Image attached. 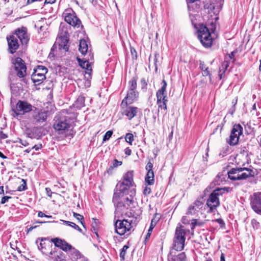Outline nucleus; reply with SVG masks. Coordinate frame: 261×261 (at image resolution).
<instances>
[{"label":"nucleus","instance_id":"f257e3e1","mask_svg":"<svg viewBox=\"0 0 261 261\" xmlns=\"http://www.w3.org/2000/svg\"><path fill=\"white\" fill-rule=\"evenodd\" d=\"M76 118V114L70 110H63L55 117L54 128L59 133H62L72 126Z\"/></svg>","mask_w":261,"mask_h":261},{"label":"nucleus","instance_id":"f03ea898","mask_svg":"<svg viewBox=\"0 0 261 261\" xmlns=\"http://www.w3.org/2000/svg\"><path fill=\"white\" fill-rule=\"evenodd\" d=\"M189 14L192 24L197 30V36L201 43L205 48L210 47L213 43V38L210 30L203 24H199L197 27L193 19L194 17L190 12Z\"/></svg>","mask_w":261,"mask_h":261},{"label":"nucleus","instance_id":"7ed1b4c3","mask_svg":"<svg viewBox=\"0 0 261 261\" xmlns=\"http://www.w3.org/2000/svg\"><path fill=\"white\" fill-rule=\"evenodd\" d=\"M135 184L134 181V171H128L125 173L120 185V191L124 194H128L133 197L136 194Z\"/></svg>","mask_w":261,"mask_h":261},{"label":"nucleus","instance_id":"20e7f679","mask_svg":"<svg viewBox=\"0 0 261 261\" xmlns=\"http://www.w3.org/2000/svg\"><path fill=\"white\" fill-rule=\"evenodd\" d=\"M252 170L246 168H232L227 172L228 178L232 180L245 179L251 175Z\"/></svg>","mask_w":261,"mask_h":261},{"label":"nucleus","instance_id":"39448f33","mask_svg":"<svg viewBox=\"0 0 261 261\" xmlns=\"http://www.w3.org/2000/svg\"><path fill=\"white\" fill-rule=\"evenodd\" d=\"M186 230L184 226L179 225L175 230L173 240V248L176 251H181L184 248Z\"/></svg>","mask_w":261,"mask_h":261},{"label":"nucleus","instance_id":"423d86ee","mask_svg":"<svg viewBox=\"0 0 261 261\" xmlns=\"http://www.w3.org/2000/svg\"><path fill=\"white\" fill-rule=\"evenodd\" d=\"M227 188H217L211 194L206 201V205L210 208L209 212H212L214 209L219 206L220 202L218 197L223 194Z\"/></svg>","mask_w":261,"mask_h":261},{"label":"nucleus","instance_id":"0eeeda50","mask_svg":"<svg viewBox=\"0 0 261 261\" xmlns=\"http://www.w3.org/2000/svg\"><path fill=\"white\" fill-rule=\"evenodd\" d=\"M137 88V79L133 77L129 82V90L126 97L123 99L121 106L122 108L130 104L135 101L138 97V92L136 89Z\"/></svg>","mask_w":261,"mask_h":261},{"label":"nucleus","instance_id":"6e6552de","mask_svg":"<svg viewBox=\"0 0 261 261\" xmlns=\"http://www.w3.org/2000/svg\"><path fill=\"white\" fill-rule=\"evenodd\" d=\"M133 202V197H125L121 199L120 202L116 203L115 205V216L119 217L120 216H122L124 214L128 211H126L130 206V204Z\"/></svg>","mask_w":261,"mask_h":261},{"label":"nucleus","instance_id":"1a4fd4ad","mask_svg":"<svg viewBox=\"0 0 261 261\" xmlns=\"http://www.w3.org/2000/svg\"><path fill=\"white\" fill-rule=\"evenodd\" d=\"M132 223H133V220L129 221L126 219H123V220H117L114 224L115 232L120 236L130 231L132 228Z\"/></svg>","mask_w":261,"mask_h":261},{"label":"nucleus","instance_id":"9d476101","mask_svg":"<svg viewBox=\"0 0 261 261\" xmlns=\"http://www.w3.org/2000/svg\"><path fill=\"white\" fill-rule=\"evenodd\" d=\"M47 69L41 65L38 66L34 69V72L31 75V79L34 83L39 85L45 79V74L47 72Z\"/></svg>","mask_w":261,"mask_h":261},{"label":"nucleus","instance_id":"9b49d317","mask_svg":"<svg viewBox=\"0 0 261 261\" xmlns=\"http://www.w3.org/2000/svg\"><path fill=\"white\" fill-rule=\"evenodd\" d=\"M243 133V127L240 124H236L233 125L231 131L229 139L227 141L228 143L230 145H236L238 141L239 137Z\"/></svg>","mask_w":261,"mask_h":261},{"label":"nucleus","instance_id":"f8f14e48","mask_svg":"<svg viewBox=\"0 0 261 261\" xmlns=\"http://www.w3.org/2000/svg\"><path fill=\"white\" fill-rule=\"evenodd\" d=\"M48 111L43 109H36L32 113V121L34 124H38L44 122L47 119Z\"/></svg>","mask_w":261,"mask_h":261},{"label":"nucleus","instance_id":"ddd939ff","mask_svg":"<svg viewBox=\"0 0 261 261\" xmlns=\"http://www.w3.org/2000/svg\"><path fill=\"white\" fill-rule=\"evenodd\" d=\"M13 64L17 75L19 77H24L27 75V67L24 61L20 58H16L13 61Z\"/></svg>","mask_w":261,"mask_h":261},{"label":"nucleus","instance_id":"4468645a","mask_svg":"<svg viewBox=\"0 0 261 261\" xmlns=\"http://www.w3.org/2000/svg\"><path fill=\"white\" fill-rule=\"evenodd\" d=\"M68 11H66V12L64 13L65 21L74 27L77 28H80L81 24V20L76 17L75 13L73 11L71 10L70 11V12H69Z\"/></svg>","mask_w":261,"mask_h":261},{"label":"nucleus","instance_id":"2eb2a0df","mask_svg":"<svg viewBox=\"0 0 261 261\" xmlns=\"http://www.w3.org/2000/svg\"><path fill=\"white\" fill-rule=\"evenodd\" d=\"M32 110V106L25 101L19 100L16 105L14 112L16 115L24 114Z\"/></svg>","mask_w":261,"mask_h":261},{"label":"nucleus","instance_id":"dca6fc26","mask_svg":"<svg viewBox=\"0 0 261 261\" xmlns=\"http://www.w3.org/2000/svg\"><path fill=\"white\" fill-rule=\"evenodd\" d=\"M250 204L253 211L261 215V192L255 193L251 196Z\"/></svg>","mask_w":261,"mask_h":261},{"label":"nucleus","instance_id":"f3484780","mask_svg":"<svg viewBox=\"0 0 261 261\" xmlns=\"http://www.w3.org/2000/svg\"><path fill=\"white\" fill-rule=\"evenodd\" d=\"M77 60L80 66L86 70L85 73V77L87 80L91 78V72L92 71L91 64L87 60H83L79 58H77Z\"/></svg>","mask_w":261,"mask_h":261},{"label":"nucleus","instance_id":"a211bd4d","mask_svg":"<svg viewBox=\"0 0 261 261\" xmlns=\"http://www.w3.org/2000/svg\"><path fill=\"white\" fill-rule=\"evenodd\" d=\"M17 38H19L22 44H27L29 40V36L27 33V29L25 27L18 28L15 31Z\"/></svg>","mask_w":261,"mask_h":261},{"label":"nucleus","instance_id":"6ab92c4d","mask_svg":"<svg viewBox=\"0 0 261 261\" xmlns=\"http://www.w3.org/2000/svg\"><path fill=\"white\" fill-rule=\"evenodd\" d=\"M7 39L10 52L11 54H14L19 46L17 38L14 35H12L9 37H7Z\"/></svg>","mask_w":261,"mask_h":261},{"label":"nucleus","instance_id":"aec40b11","mask_svg":"<svg viewBox=\"0 0 261 261\" xmlns=\"http://www.w3.org/2000/svg\"><path fill=\"white\" fill-rule=\"evenodd\" d=\"M152 167L153 165L150 162H149L146 166L147 173L145 176V181L149 185H152L154 182V173L152 170Z\"/></svg>","mask_w":261,"mask_h":261},{"label":"nucleus","instance_id":"412c9836","mask_svg":"<svg viewBox=\"0 0 261 261\" xmlns=\"http://www.w3.org/2000/svg\"><path fill=\"white\" fill-rule=\"evenodd\" d=\"M122 108L123 110L122 112V114L126 116L129 120H131L136 116L138 111V108L132 106L127 107V105Z\"/></svg>","mask_w":261,"mask_h":261},{"label":"nucleus","instance_id":"4be33fe9","mask_svg":"<svg viewBox=\"0 0 261 261\" xmlns=\"http://www.w3.org/2000/svg\"><path fill=\"white\" fill-rule=\"evenodd\" d=\"M142 212L138 207L130 209L125 213V215L129 218H133V223H136L140 218Z\"/></svg>","mask_w":261,"mask_h":261},{"label":"nucleus","instance_id":"5701e85b","mask_svg":"<svg viewBox=\"0 0 261 261\" xmlns=\"http://www.w3.org/2000/svg\"><path fill=\"white\" fill-rule=\"evenodd\" d=\"M60 49H63L67 51L69 49V38L64 35L63 36H59L58 39Z\"/></svg>","mask_w":261,"mask_h":261},{"label":"nucleus","instance_id":"b1692460","mask_svg":"<svg viewBox=\"0 0 261 261\" xmlns=\"http://www.w3.org/2000/svg\"><path fill=\"white\" fill-rule=\"evenodd\" d=\"M45 240H46L45 238H38L36 241V243L38 246L39 250L41 251V252L44 253L45 252V251L46 250L47 246L46 243L44 242Z\"/></svg>","mask_w":261,"mask_h":261},{"label":"nucleus","instance_id":"393cba45","mask_svg":"<svg viewBox=\"0 0 261 261\" xmlns=\"http://www.w3.org/2000/svg\"><path fill=\"white\" fill-rule=\"evenodd\" d=\"M72 106L77 109H81L85 106V97L82 95L79 96L74 101Z\"/></svg>","mask_w":261,"mask_h":261},{"label":"nucleus","instance_id":"a878e982","mask_svg":"<svg viewBox=\"0 0 261 261\" xmlns=\"http://www.w3.org/2000/svg\"><path fill=\"white\" fill-rule=\"evenodd\" d=\"M159 218H156V217H155L154 218H153L151 220L150 225L149 228L148 230V233H147L146 237H145V241H146L150 238V234L152 231V229L155 226L156 223L159 221Z\"/></svg>","mask_w":261,"mask_h":261},{"label":"nucleus","instance_id":"bb28decb","mask_svg":"<svg viewBox=\"0 0 261 261\" xmlns=\"http://www.w3.org/2000/svg\"><path fill=\"white\" fill-rule=\"evenodd\" d=\"M88 45L85 40H81L79 44V51L82 55H85L87 52Z\"/></svg>","mask_w":261,"mask_h":261},{"label":"nucleus","instance_id":"cd10ccee","mask_svg":"<svg viewBox=\"0 0 261 261\" xmlns=\"http://www.w3.org/2000/svg\"><path fill=\"white\" fill-rule=\"evenodd\" d=\"M225 177L223 174L222 173H219L211 185L214 184L215 185H220L223 181Z\"/></svg>","mask_w":261,"mask_h":261},{"label":"nucleus","instance_id":"c85d7f7f","mask_svg":"<svg viewBox=\"0 0 261 261\" xmlns=\"http://www.w3.org/2000/svg\"><path fill=\"white\" fill-rule=\"evenodd\" d=\"M162 87L159 89L156 93V96L160 95H164L166 94V88H167V83L165 81V80H163L162 81Z\"/></svg>","mask_w":261,"mask_h":261},{"label":"nucleus","instance_id":"c756f323","mask_svg":"<svg viewBox=\"0 0 261 261\" xmlns=\"http://www.w3.org/2000/svg\"><path fill=\"white\" fill-rule=\"evenodd\" d=\"M204 200L202 197L198 198L194 203L193 205L199 210L201 209L203 206Z\"/></svg>","mask_w":261,"mask_h":261},{"label":"nucleus","instance_id":"7c9ffc66","mask_svg":"<svg viewBox=\"0 0 261 261\" xmlns=\"http://www.w3.org/2000/svg\"><path fill=\"white\" fill-rule=\"evenodd\" d=\"M204 221L198 219H192L191 223V229L192 231L196 226H201L204 224Z\"/></svg>","mask_w":261,"mask_h":261},{"label":"nucleus","instance_id":"2f4dec72","mask_svg":"<svg viewBox=\"0 0 261 261\" xmlns=\"http://www.w3.org/2000/svg\"><path fill=\"white\" fill-rule=\"evenodd\" d=\"M173 261H186V255L185 252H181L173 257Z\"/></svg>","mask_w":261,"mask_h":261},{"label":"nucleus","instance_id":"473e14b6","mask_svg":"<svg viewBox=\"0 0 261 261\" xmlns=\"http://www.w3.org/2000/svg\"><path fill=\"white\" fill-rule=\"evenodd\" d=\"M120 192H115L114 193L113 197V202L114 204H116L118 202H120L119 199H122L123 197H120L121 195L125 194L124 193H122L120 190Z\"/></svg>","mask_w":261,"mask_h":261},{"label":"nucleus","instance_id":"72a5a7b5","mask_svg":"<svg viewBox=\"0 0 261 261\" xmlns=\"http://www.w3.org/2000/svg\"><path fill=\"white\" fill-rule=\"evenodd\" d=\"M199 210L193 204H192L189 207L187 214L191 215H196L199 212Z\"/></svg>","mask_w":261,"mask_h":261},{"label":"nucleus","instance_id":"f704fd0d","mask_svg":"<svg viewBox=\"0 0 261 261\" xmlns=\"http://www.w3.org/2000/svg\"><path fill=\"white\" fill-rule=\"evenodd\" d=\"M62 221L66 225L73 227L75 229L79 231H82V229L80 228V227L78 225H76L74 223L65 220Z\"/></svg>","mask_w":261,"mask_h":261},{"label":"nucleus","instance_id":"c9c22d12","mask_svg":"<svg viewBox=\"0 0 261 261\" xmlns=\"http://www.w3.org/2000/svg\"><path fill=\"white\" fill-rule=\"evenodd\" d=\"M129 248L128 245H125L123 248L121 249V251L120 253V257L122 260H124L125 259V256L126 254V250Z\"/></svg>","mask_w":261,"mask_h":261},{"label":"nucleus","instance_id":"e433bc0d","mask_svg":"<svg viewBox=\"0 0 261 261\" xmlns=\"http://www.w3.org/2000/svg\"><path fill=\"white\" fill-rule=\"evenodd\" d=\"M65 240H61L59 238H55L52 240V241L54 242L55 245L58 247L61 248V246L63 245V243Z\"/></svg>","mask_w":261,"mask_h":261},{"label":"nucleus","instance_id":"4c0bfd02","mask_svg":"<svg viewBox=\"0 0 261 261\" xmlns=\"http://www.w3.org/2000/svg\"><path fill=\"white\" fill-rule=\"evenodd\" d=\"M72 247L71 245L68 244L67 242L64 241L63 243V245L61 246V249H62L63 251H67L71 250Z\"/></svg>","mask_w":261,"mask_h":261},{"label":"nucleus","instance_id":"58836bf2","mask_svg":"<svg viewBox=\"0 0 261 261\" xmlns=\"http://www.w3.org/2000/svg\"><path fill=\"white\" fill-rule=\"evenodd\" d=\"M73 216L75 218H76L78 221H79L81 222L83 226H84V217L82 215L73 212Z\"/></svg>","mask_w":261,"mask_h":261},{"label":"nucleus","instance_id":"ea45409f","mask_svg":"<svg viewBox=\"0 0 261 261\" xmlns=\"http://www.w3.org/2000/svg\"><path fill=\"white\" fill-rule=\"evenodd\" d=\"M125 139L127 142L132 145L133 141L134 140V135L131 133H127L126 134Z\"/></svg>","mask_w":261,"mask_h":261},{"label":"nucleus","instance_id":"a19ab883","mask_svg":"<svg viewBox=\"0 0 261 261\" xmlns=\"http://www.w3.org/2000/svg\"><path fill=\"white\" fill-rule=\"evenodd\" d=\"M156 97L159 102H161V101H165V102L167 103L168 101L167 94L156 96Z\"/></svg>","mask_w":261,"mask_h":261},{"label":"nucleus","instance_id":"79ce46f5","mask_svg":"<svg viewBox=\"0 0 261 261\" xmlns=\"http://www.w3.org/2000/svg\"><path fill=\"white\" fill-rule=\"evenodd\" d=\"M157 104L159 109H163L165 111L167 110V103L165 102V101L159 102V101L157 99Z\"/></svg>","mask_w":261,"mask_h":261},{"label":"nucleus","instance_id":"37998d69","mask_svg":"<svg viewBox=\"0 0 261 261\" xmlns=\"http://www.w3.org/2000/svg\"><path fill=\"white\" fill-rule=\"evenodd\" d=\"M112 134L113 132L112 130H108V132H107L103 136V141H106L109 140V139L111 137Z\"/></svg>","mask_w":261,"mask_h":261},{"label":"nucleus","instance_id":"c03bdc74","mask_svg":"<svg viewBox=\"0 0 261 261\" xmlns=\"http://www.w3.org/2000/svg\"><path fill=\"white\" fill-rule=\"evenodd\" d=\"M98 223V220L97 219H93V222L92 223V228L93 229V231L97 236H98L97 232H96L97 229L96 227L97 226Z\"/></svg>","mask_w":261,"mask_h":261},{"label":"nucleus","instance_id":"a18cd8bd","mask_svg":"<svg viewBox=\"0 0 261 261\" xmlns=\"http://www.w3.org/2000/svg\"><path fill=\"white\" fill-rule=\"evenodd\" d=\"M23 184L20 185L17 188V191H22L27 189V184L24 179H22Z\"/></svg>","mask_w":261,"mask_h":261},{"label":"nucleus","instance_id":"49530a36","mask_svg":"<svg viewBox=\"0 0 261 261\" xmlns=\"http://www.w3.org/2000/svg\"><path fill=\"white\" fill-rule=\"evenodd\" d=\"M122 164V162L121 161H118L117 160H114L113 162L112 167L116 168L119 166H120Z\"/></svg>","mask_w":261,"mask_h":261},{"label":"nucleus","instance_id":"de8ad7c7","mask_svg":"<svg viewBox=\"0 0 261 261\" xmlns=\"http://www.w3.org/2000/svg\"><path fill=\"white\" fill-rule=\"evenodd\" d=\"M11 198V197H10V196H4V197H2V198L1 199V204L5 203Z\"/></svg>","mask_w":261,"mask_h":261},{"label":"nucleus","instance_id":"09e8293b","mask_svg":"<svg viewBox=\"0 0 261 261\" xmlns=\"http://www.w3.org/2000/svg\"><path fill=\"white\" fill-rule=\"evenodd\" d=\"M228 66H229V64L227 61H224L223 62V63L221 66V68H222V69L224 70L223 73L225 72V70H226V69L227 68Z\"/></svg>","mask_w":261,"mask_h":261},{"label":"nucleus","instance_id":"8fccbe9b","mask_svg":"<svg viewBox=\"0 0 261 261\" xmlns=\"http://www.w3.org/2000/svg\"><path fill=\"white\" fill-rule=\"evenodd\" d=\"M141 83L142 85V89H146L147 87V83L146 82V80L145 79H142L141 80Z\"/></svg>","mask_w":261,"mask_h":261},{"label":"nucleus","instance_id":"3c124183","mask_svg":"<svg viewBox=\"0 0 261 261\" xmlns=\"http://www.w3.org/2000/svg\"><path fill=\"white\" fill-rule=\"evenodd\" d=\"M18 142L24 146H27L29 145V143L27 141L23 140L21 139H19Z\"/></svg>","mask_w":261,"mask_h":261},{"label":"nucleus","instance_id":"603ef678","mask_svg":"<svg viewBox=\"0 0 261 261\" xmlns=\"http://www.w3.org/2000/svg\"><path fill=\"white\" fill-rule=\"evenodd\" d=\"M216 221L220 225L221 227H223L224 226L225 223L222 219H217L216 220Z\"/></svg>","mask_w":261,"mask_h":261},{"label":"nucleus","instance_id":"864d4df0","mask_svg":"<svg viewBox=\"0 0 261 261\" xmlns=\"http://www.w3.org/2000/svg\"><path fill=\"white\" fill-rule=\"evenodd\" d=\"M143 193L145 195H148L151 193V189L149 187H146L144 189Z\"/></svg>","mask_w":261,"mask_h":261},{"label":"nucleus","instance_id":"5fc2aeb1","mask_svg":"<svg viewBox=\"0 0 261 261\" xmlns=\"http://www.w3.org/2000/svg\"><path fill=\"white\" fill-rule=\"evenodd\" d=\"M202 75L203 76H210V71L208 70V68H206L203 71H202Z\"/></svg>","mask_w":261,"mask_h":261},{"label":"nucleus","instance_id":"6e6d98bb","mask_svg":"<svg viewBox=\"0 0 261 261\" xmlns=\"http://www.w3.org/2000/svg\"><path fill=\"white\" fill-rule=\"evenodd\" d=\"M199 68H200V69L202 71H203L205 69H206V68H207V67H206V65H205V64L203 62L200 61V65H199Z\"/></svg>","mask_w":261,"mask_h":261},{"label":"nucleus","instance_id":"4d7b16f0","mask_svg":"<svg viewBox=\"0 0 261 261\" xmlns=\"http://www.w3.org/2000/svg\"><path fill=\"white\" fill-rule=\"evenodd\" d=\"M8 138V135L4 133L3 131L0 132V138L1 139H5Z\"/></svg>","mask_w":261,"mask_h":261},{"label":"nucleus","instance_id":"13d9d810","mask_svg":"<svg viewBox=\"0 0 261 261\" xmlns=\"http://www.w3.org/2000/svg\"><path fill=\"white\" fill-rule=\"evenodd\" d=\"M181 222L184 224H188L189 222V220L187 218V216H184L182 218Z\"/></svg>","mask_w":261,"mask_h":261},{"label":"nucleus","instance_id":"bf43d9fd","mask_svg":"<svg viewBox=\"0 0 261 261\" xmlns=\"http://www.w3.org/2000/svg\"><path fill=\"white\" fill-rule=\"evenodd\" d=\"M46 193L47 196L51 197V191L50 188H45Z\"/></svg>","mask_w":261,"mask_h":261},{"label":"nucleus","instance_id":"052dcab7","mask_svg":"<svg viewBox=\"0 0 261 261\" xmlns=\"http://www.w3.org/2000/svg\"><path fill=\"white\" fill-rule=\"evenodd\" d=\"M41 148H42V144H37V145H34L32 147V149H35L36 150H39V149H40Z\"/></svg>","mask_w":261,"mask_h":261},{"label":"nucleus","instance_id":"680f3d73","mask_svg":"<svg viewBox=\"0 0 261 261\" xmlns=\"http://www.w3.org/2000/svg\"><path fill=\"white\" fill-rule=\"evenodd\" d=\"M125 153L126 154V155H130L132 153V150L131 149L128 148V147H127L125 149Z\"/></svg>","mask_w":261,"mask_h":261},{"label":"nucleus","instance_id":"e2e57ef3","mask_svg":"<svg viewBox=\"0 0 261 261\" xmlns=\"http://www.w3.org/2000/svg\"><path fill=\"white\" fill-rule=\"evenodd\" d=\"M42 1V0H28L27 4V5H29V4H32L33 3H34L35 2H41Z\"/></svg>","mask_w":261,"mask_h":261},{"label":"nucleus","instance_id":"0e129e2a","mask_svg":"<svg viewBox=\"0 0 261 261\" xmlns=\"http://www.w3.org/2000/svg\"><path fill=\"white\" fill-rule=\"evenodd\" d=\"M38 216L39 217H45V216H46V215L44 214L43 212L39 211L38 213Z\"/></svg>","mask_w":261,"mask_h":261},{"label":"nucleus","instance_id":"69168bd1","mask_svg":"<svg viewBox=\"0 0 261 261\" xmlns=\"http://www.w3.org/2000/svg\"><path fill=\"white\" fill-rule=\"evenodd\" d=\"M237 101H238L237 98H235L234 99H232V103L233 105V107H235V106L237 103Z\"/></svg>","mask_w":261,"mask_h":261},{"label":"nucleus","instance_id":"338daca9","mask_svg":"<svg viewBox=\"0 0 261 261\" xmlns=\"http://www.w3.org/2000/svg\"><path fill=\"white\" fill-rule=\"evenodd\" d=\"M211 30L212 32H214L215 30V24L214 23H213V22H212L211 23Z\"/></svg>","mask_w":261,"mask_h":261},{"label":"nucleus","instance_id":"774afa93","mask_svg":"<svg viewBox=\"0 0 261 261\" xmlns=\"http://www.w3.org/2000/svg\"><path fill=\"white\" fill-rule=\"evenodd\" d=\"M220 261H225V255L223 253H222L220 256Z\"/></svg>","mask_w":261,"mask_h":261}]
</instances>
